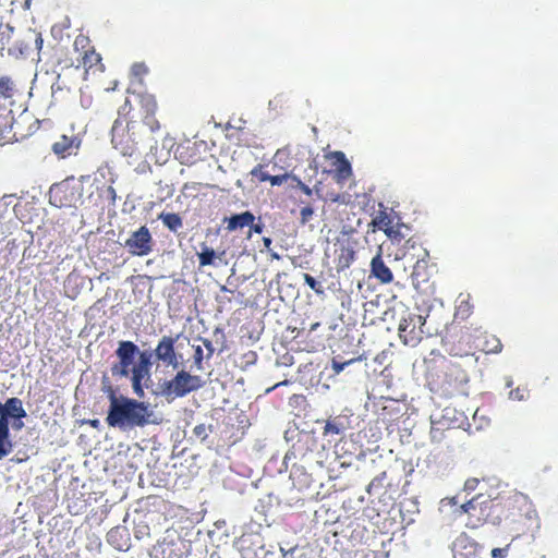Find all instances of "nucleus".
<instances>
[{"instance_id": "22", "label": "nucleus", "mask_w": 558, "mask_h": 558, "mask_svg": "<svg viewBox=\"0 0 558 558\" xmlns=\"http://www.w3.org/2000/svg\"><path fill=\"white\" fill-rule=\"evenodd\" d=\"M225 221L227 222V229L234 231L252 225L255 221V216L251 211H244L226 218Z\"/></svg>"}, {"instance_id": "21", "label": "nucleus", "mask_w": 558, "mask_h": 558, "mask_svg": "<svg viewBox=\"0 0 558 558\" xmlns=\"http://www.w3.org/2000/svg\"><path fill=\"white\" fill-rule=\"evenodd\" d=\"M336 265L338 270H344L349 268L355 258V252L349 244L340 243L339 247L336 250Z\"/></svg>"}, {"instance_id": "40", "label": "nucleus", "mask_w": 558, "mask_h": 558, "mask_svg": "<svg viewBox=\"0 0 558 558\" xmlns=\"http://www.w3.org/2000/svg\"><path fill=\"white\" fill-rule=\"evenodd\" d=\"M193 434L202 439V440H205L207 437H208V433H207V427L205 424H199V425H196L193 429Z\"/></svg>"}, {"instance_id": "6", "label": "nucleus", "mask_w": 558, "mask_h": 558, "mask_svg": "<svg viewBox=\"0 0 558 558\" xmlns=\"http://www.w3.org/2000/svg\"><path fill=\"white\" fill-rule=\"evenodd\" d=\"M442 368V375L437 376L434 381L435 390L447 398L465 395V386L469 383L465 369L448 360L444 361Z\"/></svg>"}, {"instance_id": "37", "label": "nucleus", "mask_w": 558, "mask_h": 558, "mask_svg": "<svg viewBox=\"0 0 558 558\" xmlns=\"http://www.w3.org/2000/svg\"><path fill=\"white\" fill-rule=\"evenodd\" d=\"M251 174L255 178H257L260 182L269 181L270 174L263 171V167L260 165L256 166L252 171Z\"/></svg>"}, {"instance_id": "16", "label": "nucleus", "mask_w": 558, "mask_h": 558, "mask_svg": "<svg viewBox=\"0 0 558 558\" xmlns=\"http://www.w3.org/2000/svg\"><path fill=\"white\" fill-rule=\"evenodd\" d=\"M470 335L461 330L459 335L447 336L442 339L445 351L451 356H469L472 354V347L469 344Z\"/></svg>"}, {"instance_id": "43", "label": "nucleus", "mask_w": 558, "mask_h": 558, "mask_svg": "<svg viewBox=\"0 0 558 558\" xmlns=\"http://www.w3.org/2000/svg\"><path fill=\"white\" fill-rule=\"evenodd\" d=\"M201 341L203 342V345L207 350L206 359L209 360L214 355V352H215L214 345L209 339L202 338Z\"/></svg>"}, {"instance_id": "54", "label": "nucleus", "mask_w": 558, "mask_h": 558, "mask_svg": "<svg viewBox=\"0 0 558 558\" xmlns=\"http://www.w3.org/2000/svg\"><path fill=\"white\" fill-rule=\"evenodd\" d=\"M99 424V421L98 420H93L90 421V425L94 426V427H97Z\"/></svg>"}, {"instance_id": "34", "label": "nucleus", "mask_w": 558, "mask_h": 558, "mask_svg": "<svg viewBox=\"0 0 558 558\" xmlns=\"http://www.w3.org/2000/svg\"><path fill=\"white\" fill-rule=\"evenodd\" d=\"M361 360V356L360 357H356V359H350L348 361H339L337 357H333L332 359V369L335 371L336 374H339L341 373L345 366L356 362V361H360Z\"/></svg>"}, {"instance_id": "12", "label": "nucleus", "mask_w": 558, "mask_h": 558, "mask_svg": "<svg viewBox=\"0 0 558 558\" xmlns=\"http://www.w3.org/2000/svg\"><path fill=\"white\" fill-rule=\"evenodd\" d=\"M124 247L132 256H146L153 252L154 240L146 226L133 231L125 240Z\"/></svg>"}, {"instance_id": "1", "label": "nucleus", "mask_w": 558, "mask_h": 558, "mask_svg": "<svg viewBox=\"0 0 558 558\" xmlns=\"http://www.w3.org/2000/svg\"><path fill=\"white\" fill-rule=\"evenodd\" d=\"M106 391L110 401L106 422L110 427L124 429L135 426L143 427L148 423L150 413L144 402L123 396L118 397L111 386H108Z\"/></svg>"}, {"instance_id": "33", "label": "nucleus", "mask_w": 558, "mask_h": 558, "mask_svg": "<svg viewBox=\"0 0 558 558\" xmlns=\"http://www.w3.org/2000/svg\"><path fill=\"white\" fill-rule=\"evenodd\" d=\"M472 308L473 306L469 301H461L459 306L457 307L454 316L457 318L465 319L471 315Z\"/></svg>"}, {"instance_id": "8", "label": "nucleus", "mask_w": 558, "mask_h": 558, "mask_svg": "<svg viewBox=\"0 0 558 558\" xmlns=\"http://www.w3.org/2000/svg\"><path fill=\"white\" fill-rule=\"evenodd\" d=\"M73 48L78 53L77 63H74L72 60H65L64 68H83L86 74L90 71L94 73L104 72L105 65L101 62V56L96 52L88 36L78 34L74 39Z\"/></svg>"}, {"instance_id": "26", "label": "nucleus", "mask_w": 558, "mask_h": 558, "mask_svg": "<svg viewBox=\"0 0 558 558\" xmlns=\"http://www.w3.org/2000/svg\"><path fill=\"white\" fill-rule=\"evenodd\" d=\"M16 85L10 76L0 77V98L10 99L16 94Z\"/></svg>"}, {"instance_id": "47", "label": "nucleus", "mask_w": 558, "mask_h": 558, "mask_svg": "<svg viewBox=\"0 0 558 558\" xmlns=\"http://www.w3.org/2000/svg\"><path fill=\"white\" fill-rule=\"evenodd\" d=\"M44 39L40 33L35 35V48L40 51L43 49Z\"/></svg>"}, {"instance_id": "59", "label": "nucleus", "mask_w": 558, "mask_h": 558, "mask_svg": "<svg viewBox=\"0 0 558 558\" xmlns=\"http://www.w3.org/2000/svg\"><path fill=\"white\" fill-rule=\"evenodd\" d=\"M169 558H172V557H169ZM177 558H182L181 556H178Z\"/></svg>"}, {"instance_id": "46", "label": "nucleus", "mask_w": 558, "mask_h": 558, "mask_svg": "<svg viewBox=\"0 0 558 558\" xmlns=\"http://www.w3.org/2000/svg\"><path fill=\"white\" fill-rule=\"evenodd\" d=\"M248 227L251 228L252 232L257 233V234H260L264 230V225L262 222L255 223V221H254V222H252V225H248Z\"/></svg>"}, {"instance_id": "5", "label": "nucleus", "mask_w": 558, "mask_h": 558, "mask_svg": "<svg viewBox=\"0 0 558 558\" xmlns=\"http://www.w3.org/2000/svg\"><path fill=\"white\" fill-rule=\"evenodd\" d=\"M135 106H132L129 99L119 109V116L131 120L132 114H136V120L146 125L150 134L160 130V123L156 119L158 102L154 94L147 92L134 93Z\"/></svg>"}, {"instance_id": "30", "label": "nucleus", "mask_w": 558, "mask_h": 558, "mask_svg": "<svg viewBox=\"0 0 558 558\" xmlns=\"http://www.w3.org/2000/svg\"><path fill=\"white\" fill-rule=\"evenodd\" d=\"M483 350L486 353H499L502 350L501 341L495 336L486 337Z\"/></svg>"}, {"instance_id": "58", "label": "nucleus", "mask_w": 558, "mask_h": 558, "mask_svg": "<svg viewBox=\"0 0 558 558\" xmlns=\"http://www.w3.org/2000/svg\"><path fill=\"white\" fill-rule=\"evenodd\" d=\"M450 504L456 505L457 504L456 498H451Z\"/></svg>"}, {"instance_id": "25", "label": "nucleus", "mask_w": 558, "mask_h": 558, "mask_svg": "<svg viewBox=\"0 0 558 558\" xmlns=\"http://www.w3.org/2000/svg\"><path fill=\"white\" fill-rule=\"evenodd\" d=\"M372 225L375 228L387 232V229L393 225V218L386 209L378 210L376 216L373 218Z\"/></svg>"}, {"instance_id": "9", "label": "nucleus", "mask_w": 558, "mask_h": 558, "mask_svg": "<svg viewBox=\"0 0 558 558\" xmlns=\"http://www.w3.org/2000/svg\"><path fill=\"white\" fill-rule=\"evenodd\" d=\"M140 353L138 347L129 340H122L118 343L116 356L118 362L111 366V374L113 377H129L132 376V367L135 355Z\"/></svg>"}, {"instance_id": "39", "label": "nucleus", "mask_w": 558, "mask_h": 558, "mask_svg": "<svg viewBox=\"0 0 558 558\" xmlns=\"http://www.w3.org/2000/svg\"><path fill=\"white\" fill-rule=\"evenodd\" d=\"M300 215H301V222L306 223L312 219V217L314 215V210L311 206H305L301 209Z\"/></svg>"}, {"instance_id": "23", "label": "nucleus", "mask_w": 558, "mask_h": 558, "mask_svg": "<svg viewBox=\"0 0 558 558\" xmlns=\"http://www.w3.org/2000/svg\"><path fill=\"white\" fill-rule=\"evenodd\" d=\"M158 219L161 220L163 226L167 227L173 233H177L180 229L183 228V220L179 214L161 213L158 216Z\"/></svg>"}, {"instance_id": "52", "label": "nucleus", "mask_w": 558, "mask_h": 558, "mask_svg": "<svg viewBox=\"0 0 558 558\" xmlns=\"http://www.w3.org/2000/svg\"><path fill=\"white\" fill-rule=\"evenodd\" d=\"M320 326V323H314L311 325L310 332L316 330Z\"/></svg>"}, {"instance_id": "36", "label": "nucleus", "mask_w": 558, "mask_h": 558, "mask_svg": "<svg viewBox=\"0 0 558 558\" xmlns=\"http://www.w3.org/2000/svg\"><path fill=\"white\" fill-rule=\"evenodd\" d=\"M530 395V391L526 387H518L510 391V398L513 400L522 401L525 400Z\"/></svg>"}, {"instance_id": "32", "label": "nucleus", "mask_w": 558, "mask_h": 558, "mask_svg": "<svg viewBox=\"0 0 558 558\" xmlns=\"http://www.w3.org/2000/svg\"><path fill=\"white\" fill-rule=\"evenodd\" d=\"M304 282L317 294L323 295L325 293L323 284L317 281L313 276L307 272L303 274Z\"/></svg>"}, {"instance_id": "11", "label": "nucleus", "mask_w": 558, "mask_h": 558, "mask_svg": "<svg viewBox=\"0 0 558 558\" xmlns=\"http://www.w3.org/2000/svg\"><path fill=\"white\" fill-rule=\"evenodd\" d=\"M82 145V136L73 128L62 133L51 145V151L59 159L76 156Z\"/></svg>"}, {"instance_id": "14", "label": "nucleus", "mask_w": 558, "mask_h": 558, "mask_svg": "<svg viewBox=\"0 0 558 558\" xmlns=\"http://www.w3.org/2000/svg\"><path fill=\"white\" fill-rule=\"evenodd\" d=\"M453 558H481L483 546L465 532H461L451 544Z\"/></svg>"}, {"instance_id": "2", "label": "nucleus", "mask_w": 558, "mask_h": 558, "mask_svg": "<svg viewBox=\"0 0 558 558\" xmlns=\"http://www.w3.org/2000/svg\"><path fill=\"white\" fill-rule=\"evenodd\" d=\"M120 117L114 121L111 129V143L123 156L132 157L140 151V148L153 141L151 134L144 132L143 125L136 120V114L131 120Z\"/></svg>"}, {"instance_id": "35", "label": "nucleus", "mask_w": 558, "mask_h": 558, "mask_svg": "<svg viewBox=\"0 0 558 558\" xmlns=\"http://www.w3.org/2000/svg\"><path fill=\"white\" fill-rule=\"evenodd\" d=\"M206 356H204L203 348L201 345L194 347V355L193 361L194 365L198 371H202L204 368L203 361Z\"/></svg>"}, {"instance_id": "44", "label": "nucleus", "mask_w": 558, "mask_h": 558, "mask_svg": "<svg viewBox=\"0 0 558 558\" xmlns=\"http://www.w3.org/2000/svg\"><path fill=\"white\" fill-rule=\"evenodd\" d=\"M288 179V174L270 175L269 182L272 186L281 185Z\"/></svg>"}, {"instance_id": "49", "label": "nucleus", "mask_w": 558, "mask_h": 558, "mask_svg": "<svg viewBox=\"0 0 558 558\" xmlns=\"http://www.w3.org/2000/svg\"><path fill=\"white\" fill-rule=\"evenodd\" d=\"M68 510L73 515H76L80 513V509H77L76 506H73L71 504L68 505Z\"/></svg>"}, {"instance_id": "53", "label": "nucleus", "mask_w": 558, "mask_h": 558, "mask_svg": "<svg viewBox=\"0 0 558 558\" xmlns=\"http://www.w3.org/2000/svg\"><path fill=\"white\" fill-rule=\"evenodd\" d=\"M118 533V531H113L111 530L109 533H108V538L109 541H111V538L114 536V534Z\"/></svg>"}, {"instance_id": "45", "label": "nucleus", "mask_w": 558, "mask_h": 558, "mask_svg": "<svg viewBox=\"0 0 558 558\" xmlns=\"http://www.w3.org/2000/svg\"><path fill=\"white\" fill-rule=\"evenodd\" d=\"M133 72L136 75H143L148 72V69L144 63H136L133 65Z\"/></svg>"}, {"instance_id": "57", "label": "nucleus", "mask_w": 558, "mask_h": 558, "mask_svg": "<svg viewBox=\"0 0 558 558\" xmlns=\"http://www.w3.org/2000/svg\"><path fill=\"white\" fill-rule=\"evenodd\" d=\"M7 29H8L9 33L13 32V27H11L10 25H7Z\"/></svg>"}, {"instance_id": "4", "label": "nucleus", "mask_w": 558, "mask_h": 558, "mask_svg": "<svg viewBox=\"0 0 558 558\" xmlns=\"http://www.w3.org/2000/svg\"><path fill=\"white\" fill-rule=\"evenodd\" d=\"M499 524L505 522L509 527L524 531L538 525V515L532 504L522 496L498 497Z\"/></svg>"}, {"instance_id": "3", "label": "nucleus", "mask_w": 558, "mask_h": 558, "mask_svg": "<svg viewBox=\"0 0 558 558\" xmlns=\"http://www.w3.org/2000/svg\"><path fill=\"white\" fill-rule=\"evenodd\" d=\"M498 497L487 498L478 494L454 510L457 517L465 515L464 524L468 529L476 530L485 524L499 525Z\"/></svg>"}, {"instance_id": "41", "label": "nucleus", "mask_w": 558, "mask_h": 558, "mask_svg": "<svg viewBox=\"0 0 558 558\" xmlns=\"http://www.w3.org/2000/svg\"><path fill=\"white\" fill-rule=\"evenodd\" d=\"M0 434H10L9 417L0 413Z\"/></svg>"}, {"instance_id": "7", "label": "nucleus", "mask_w": 558, "mask_h": 558, "mask_svg": "<svg viewBox=\"0 0 558 558\" xmlns=\"http://www.w3.org/2000/svg\"><path fill=\"white\" fill-rule=\"evenodd\" d=\"M205 386V380L198 375H192L185 369H180L168 380L159 385L160 395L168 401L183 398Z\"/></svg>"}, {"instance_id": "28", "label": "nucleus", "mask_w": 558, "mask_h": 558, "mask_svg": "<svg viewBox=\"0 0 558 558\" xmlns=\"http://www.w3.org/2000/svg\"><path fill=\"white\" fill-rule=\"evenodd\" d=\"M29 46L24 40H16L8 48V54L14 58L23 57L27 53Z\"/></svg>"}, {"instance_id": "19", "label": "nucleus", "mask_w": 558, "mask_h": 558, "mask_svg": "<svg viewBox=\"0 0 558 558\" xmlns=\"http://www.w3.org/2000/svg\"><path fill=\"white\" fill-rule=\"evenodd\" d=\"M327 159L335 160L333 166L337 172V177L340 180H347L352 175V168L349 160L345 158L342 151H331L326 155Z\"/></svg>"}, {"instance_id": "10", "label": "nucleus", "mask_w": 558, "mask_h": 558, "mask_svg": "<svg viewBox=\"0 0 558 558\" xmlns=\"http://www.w3.org/2000/svg\"><path fill=\"white\" fill-rule=\"evenodd\" d=\"M425 318L418 314H409L403 317L398 327L399 336L407 345H416L423 338Z\"/></svg>"}, {"instance_id": "15", "label": "nucleus", "mask_w": 558, "mask_h": 558, "mask_svg": "<svg viewBox=\"0 0 558 558\" xmlns=\"http://www.w3.org/2000/svg\"><path fill=\"white\" fill-rule=\"evenodd\" d=\"M179 336H162L158 341L154 354L157 362L162 363L166 366L177 368L179 366L178 354L175 351V343Z\"/></svg>"}, {"instance_id": "38", "label": "nucleus", "mask_w": 558, "mask_h": 558, "mask_svg": "<svg viewBox=\"0 0 558 558\" xmlns=\"http://www.w3.org/2000/svg\"><path fill=\"white\" fill-rule=\"evenodd\" d=\"M429 434L432 441L435 442H440L444 438V430L440 427L436 426L434 423L432 425Z\"/></svg>"}, {"instance_id": "56", "label": "nucleus", "mask_w": 558, "mask_h": 558, "mask_svg": "<svg viewBox=\"0 0 558 558\" xmlns=\"http://www.w3.org/2000/svg\"><path fill=\"white\" fill-rule=\"evenodd\" d=\"M271 256H272L274 258H276V259H279V258H280V256H279L277 253H272V254H271Z\"/></svg>"}, {"instance_id": "31", "label": "nucleus", "mask_w": 558, "mask_h": 558, "mask_svg": "<svg viewBox=\"0 0 558 558\" xmlns=\"http://www.w3.org/2000/svg\"><path fill=\"white\" fill-rule=\"evenodd\" d=\"M13 449L10 434H0V460L7 457Z\"/></svg>"}, {"instance_id": "51", "label": "nucleus", "mask_w": 558, "mask_h": 558, "mask_svg": "<svg viewBox=\"0 0 558 558\" xmlns=\"http://www.w3.org/2000/svg\"><path fill=\"white\" fill-rule=\"evenodd\" d=\"M502 551H504V549H501V548H494L492 550V554L494 557H497V556H501Z\"/></svg>"}, {"instance_id": "13", "label": "nucleus", "mask_w": 558, "mask_h": 558, "mask_svg": "<svg viewBox=\"0 0 558 558\" xmlns=\"http://www.w3.org/2000/svg\"><path fill=\"white\" fill-rule=\"evenodd\" d=\"M137 354H138V362L136 364H134L132 367L131 381H132L133 391L138 397H143L144 396V381H148L150 379L151 362H150V355L146 351H143V352L140 351V353H137Z\"/></svg>"}, {"instance_id": "50", "label": "nucleus", "mask_w": 558, "mask_h": 558, "mask_svg": "<svg viewBox=\"0 0 558 558\" xmlns=\"http://www.w3.org/2000/svg\"><path fill=\"white\" fill-rule=\"evenodd\" d=\"M263 242L266 248H269L272 243L270 238H263Z\"/></svg>"}, {"instance_id": "29", "label": "nucleus", "mask_w": 558, "mask_h": 558, "mask_svg": "<svg viewBox=\"0 0 558 558\" xmlns=\"http://www.w3.org/2000/svg\"><path fill=\"white\" fill-rule=\"evenodd\" d=\"M404 223H396L392 225L390 228L387 229V232H384L392 242L400 243L402 240H404L405 235L402 233V228L404 227Z\"/></svg>"}, {"instance_id": "42", "label": "nucleus", "mask_w": 558, "mask_h": 558, "mask_svg": "<svg viewBox=\"0 0 558 558\" xmlns=\"http://www.w3.org/2000/svg\"><path fill=\"white\" fill-rule=\"evenodd\" d=\"M480 481L475 477L468 478L464 483V490L474 492L478 486Z\"/></svg>"}, {"instance_id": "24", "label": "nucleus", "mask_w": 558, "mask_h": 558, "mask_svg": "<svg viewBox=\"0 0 558 558\" xmlns=\"http://www.w3.org/2000/svg\"><path fill=\"white\" fill-rule=\"evenodd\" d=\"M345 429L347 426L344 424V421L341 417L337 416L326 421V424L323 429V436L327 437L329 435H340L344 433Z\"/></svg>"}, {"instance_id": "48", "label": "nucleus", "mask_w": 558, "mask_h": 558, "mask_svg": "<svg viewBox=\"0 0 558 558\" xmlns=\"http://www.w3.org/2000/svg\"><path fill=\"white\" fill-rule=\"evenodd\" d=\"M298 186H299V189H300L304 194H306L307 196H311V195H312V193H313L312 189H311L308 185H306L305 183H303V182L299 181Z\"/></svg>"}, {"instance_id": "17", "label": "nucleus", "mask_w": 558, "mask_h": 558, "mask_svg": "<svg viewBox=\"0 0 558 558\" xmlns=\"http://www.w3.org/2000/svg\"><path fill=\"white\" fill-rule=\"evenodd\" d=\"M49 203L58 208H66L73 206L76 201V195L69 184L59 183L54 184L49 190Z\"/></svg>"}, {"instance_id": "27", "label": "nucleus", "mask_w": 558, "mask_h": 558, "mask_svg": "<svg viewBox=\"0 0 558 558\" xmlns=\"http://www.w3.org/2000/svg\"><path fill=\"white\" fill-rule=\"evenodd\" d=\"M202 251L197 253L199 267H205L214 264L216 252L209 247L205 242L202 243Z\"/></svg>"}, {"instance_id": "18", "label": "nucleus", "mask_w": 558, "mask_h": 558, "mask_svg": "<svg viewBox=\"0 0 558 558\" xmlns=\"http://www.w3.org/2000/svg\"><path fill=\"white\" fill-rule=\"evenodd\" d=\"M371 274L381 283H389L393 280V274L385 264L380 251L373 257L371 262Z\"/></svg>"}, {"instance_id": "55", "label": "nucleus", "mask_w": 558, "mask_h": 558, "mask_svg": "<svg viewBox=\"0 0 558 558\" xmlns=\"http://www.w3.org/2000/svg\"><path fill=\"white\" fill-rule=\"evenodd\" d=\"M340 198V195H336L335 197L331 198L332 202H338Z\"/></svg>"}, {"instance_id": "20", "label": "nucleus", "mask_w": 558, "mask_h": 558, "mask_svg": "<svg viewBox=\"0 0 558 558\" xmlns=\"http://www.w3.org/2000/svg\"><path fill=\"white\" fill-rule=\"evenodd\" d=\"M0 413L17 420L24 418L27 415L22 400L16 397L9 398L4 404L0 402Z\"/></svg>"}]
</instances>
